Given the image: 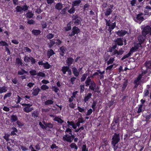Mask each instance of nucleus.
<instances>
[{
  "label": "nucleus",
  "instance_id": "52",
  "mask_svg": "<svg viewBox=\"0 0 151 151\" xmlns=\"http://www.w3.org/2000/svg\"><path fill=\"white\" fill-rule=\"evenodd\" d=\"M105 20L106 21V25L109 26V28H111V21L110 20H107L106 19H105Z\"/></svg>",
  "mask_w": 151,
  "mask_h": 151
},
{
  "label": "nucleus",
  "instance_id": "12",
  "mask_svg": "<svg viewBox=\"0 0 151 151\" xmlns=\"http://www.w3.org/2000/svg\"><path fill=\"white\" fill-rule=\"evenodd\" d=\"M146 37V35H140L138 37V40L140 43H143Z\"/></svg>",
  "mask_w": 151,
  "mask_h": 151
},
{
  "label": "nucleus",
  "instance_id": "36",
  "mask_svg": "<svg viewBox=\"0 0 151 151\" xmlns=\"http://www.w3.org/2000/svg\"><path fill=\"white\" fill-rule=\"evenodd\" d=\"M141 75H139L137 78L134 81V83H138L139 84V81H140L141 79Z\"/></svg>",
  "mask_w": 151,
  "mask_h": 151
},
{
  "label": "nucleus",
  "instance_id": "60",
  "mask_svg": "<svg viewBox=\"0 0 151 151\" xmlns=\"http://www.w3.org/2000/svg\"><path fill=\"white\" fill-rule=\"evenodd\" d=\"M82 151H88V149L86 148V145H83L82 147Z\"/></svg>",
  "mask_w": 151,
  "mask_h": 151
},
{
  "label": "nucleus",
  "instance_id": "11",
  "mask_svg": "<svg viewBox=\"0 0 151 151\" xmlns=\"http://www.w3.org/2000/svg\"><path fill=\"white\" fill-rule=\"evenodd\" d=\"M116 43V44L119 46H122L123 45V40L122 38H118L114 41Z\"/></svg>",
  "mask_w": 151,
  "mask_h": 151
},
{
  "label": "nucleus",
  "instance_id": "21",
  "mask_svg": "<svg viewBox=\"0 0 151 151\" xmlns=\"http://www.w3.org/2000/svg\"><path fill=\"white\" fill-rule=\"evenodd\" d=\"M69 6H67L65 7L63 9L60 13L61 14L63 15H64L65 14H66L67 13V10L68 9H69Z\"/></svg>",
  "mask_w": 151,
  "mask_h": 151
},
{
  "label": "nucleus",
  "instance_id": "29",
  "mask_svg": "<svg viewBox=\"0 0 151 151\" xmlns=\"http://www.w3.org/2000/svg\"><path fill=\"white\" fill-rule=\"evenodd\" d=\"M72 149H74V151H76L78 149V147L74 143H71L70 145Z\"/></svg>",
  "mask_w": 151,
  "mask_h": 151
},
{
  "label": "nucleus",
  "instance_id": "34",
  "mask_svg": "<svg viewBox=\"0 0 151 151\" xmlns=\"http://www.w3.org/2000/svg\"><path fill=\"white\" fill-rule=\"evenodd\" d=\"M38 113L37 111H34L32 113V116L35 119H36L38 116Z\"/></svg>",
  "mask_w": 151,
  "mask_h": 151
},
{
  "label": "nucleus",
  "instance_id": "56",
  "mask_svg": "<svg viewBox=\"0 0 151 151\" xmlns=\"http://www.w3.org/2000/svg\"><path fill=\"white\" fill-rule=\"evenodd\" d=\"M54 35L53 34L51 33L48 34L47 36V37L48 39H51L53 37Z\"/></svg>",
  "mask_w": 151,
  "mask_h": 151
},
{
  "label": "nucleus",
  "instance_id": "30",
  "mask_svg": "<svg viewBox=\"0 0 151 151\" xmlns=\"http://www.w3.org/2000/svg\"><path fill=\"white\" fill-rule=\"evenodd\" d=\"M54 103V101L51 99H48L45 102V105H49L52 104Z\"/></svg>",
  "mask_w": 151,
  "mask_h": 151
},
{
  "label": "nucleus",
  "instance_id": "18",
  "mask_svg": "<svg viewBox=\"0 0 151 151\" xmlns=\"http://www.w3.org/2000/svg\"><path fill=\"white\" fill-rule=\"evenodd\" d=\"M81 2V0H76L72 2V5L75 7V6H78Z\"/></svg>",
  "mask_w": 151,
  "mask_h": 151
},
{
  "label": "nucleus",
  "instance_id": "32",
  "mask_svg": "<svg viewBox=\"0 0 151 151\" xmlns=\"http://www.w3.org/2000/svg\"><path fill=\"white\" fill-rule=\"evenodd\" d=\"M81 18L80 17H79L78 18L75 20V21L74 22V23L76 25H78L81 24Z\"/></svg>",
  "mask_w": 151,
  "mask_h": 151
},
{
  "label": "nucleus",
  "instance_id": "41",
  "mask_svg": "<svg viewBox=\"0 0 151 151\" xmlns=\"http://www.w3.org/2000/svg\"><path fill=\"white\" fill-rule=\"evenodd\" d=\"M128 82L127 81H124L123 83V86L122 87V90L124 91L126 88Z\"/></svg>",
  "mask_w": 151,
  "mask_h": 151
},
{
  "label": "nucleus",
  "instance_id": "28",
  "mask_svg": "<svg viewBox=\"0 0 151 151\" xmlns=\"http://www.w3.org/2000/svg\"><path fill=\"white\" fill-rule=\"evenodd\" d=\"M11 121L12 122H14L18 120V117L16 115H12L11 116Z\"/></svg>",
  "mask_w": 151,
  "mask_h": 151
},
{
  "label": "nucleus",
  "instance_id": "23",
  "mask_svg": "<svg viewBox=\"0 0 151 151\" xmlns=\"http://www.w3.org/2000/svg\"><path fill=\"white\" fill-rule=\"evenodd\" d=\"M32 32L33 35L37 36L39 35L41 33V31L39 29H33Z\"/></svg>",
  "mask_w": 151,
  "mask_h": 151
},
{
  "label": "nucleus",
  "instance_id": "62",
  "mask_svg": "<svg viewBox=\"0 0 151 151\" xmlns=\"http://www.w3.org/2000/svg\"><path fill=\"white\" fill-rule=\"evenodd\" d=\"M76 78L74 77H72L70 79V82L72 84H74L75 83V81L76 79Z\"/></svg>",
  "mask_w": 151,
  "mask_h": 151
},
{
  "label": "nucleus",
  "instance_id": "15",
  "mask_svg": "<svg viewBox=\"0 0 151 151\" xmlns=\"http://www.w3.org/2000/svg\"><path fill=\"white\" fill-rule=\"evenodd\" d=\"M144 65L146 67L147 70L151 69V60H147L144 63Z\"/></svg>",
  "mask_w": 151,
  "mask_h": 151
},
{
  "label": "nucleus",
  "instance_id": "35",
  "mask_svg": "<svg viewBox=\"0 0 151 151\" xmlns=\"http://www.w3.org/2000/svg\"><path fill=\"white\" fill-rule=\"evenodd\" d=\"M21 70H22V71L20 70L18 71L17 73L18 75H22L24 74V73H28L27 71L25 70H24L22 68L21 69Z\"/></svg>",
  "mask_w": 151,
  "mask_h": 151
},
{
  "label": "nucleus",
  "instance_id": "64",
  "mask_svg": "<svg viewBox=\"0 0 151 151\" xmlns=\"http://www.w3.org/2000/svg\"><path fill=\"white\" fill-rule=\"evenodd\" d=\"M12 81L13 83L15 84H17L18 83V80L16 78H12Z\"/></svg>",
  "mask_w": 151,
  "mask_h": 151
},
{
  "label": "nucleus",
  "instance_id": "22",
  "mask_svg": "<svg viewBox=\"0 0 151 151\" xmlns=\"http://www.w3.org/2000/svg\"><path fill=\"white\" fill-rule=\"evenodd\" d=\"M72 71L74 76L76 77H78L79 75V72L78 71L77 68L75 67H73L72 68Z\"/></svg>",
  "mask_w": 151,
  "mask_h": 151
},
{
  "label": "nucleus",
  "instance_id": "13",
  "mask_svg": "<svg viewBox=\"0 0 151 151\" xmlns=\"http://www.w3.org/2000/svg\"><path fill=\"white\" fill-rule=\"evenodd\" d=\"M116 33L119 36L122 37L127 34V32L126 30H121L116 32Z\"/></svg>",
  "mask_w": 151,
  "mask_h": 151
},
{
  "label": "nucleus",
  "instance_id": "14",
  "mask_svg": "<svg viewBox=\"0 0 151 151\" xmlns=\"http://www.w3.org/2000/svg\"><path fill=\"white\" fill-rule=\"evenodd\" d=\"M40 91L41 89L39 88L38 87L36 88H34L33 89L32 94L34 96H37Z\"/></svg>",
  "mask_w": 151,
  "mask_h": 151
},
{
  "label": "nucleus",
  "instance_id": "27",
  "mask_svg": "<svg viewBox=\"0 0 151 151\" xmlns=\"http://www.w3.org/2000/svg\"><path fill=\"white\" fill-rule=\"evenodd\" d=\"M63 7V4L61 3H57L55 6V8L58 10L61 9Z\"/></svg>",
  "mask_w": 151,
  "mask_h": 151
},
{
  "label": "nucleus",
  "instance_id": "48",
  "mask_svg": "<svg viewBox=\"0 0 151 151\" xmlns=\"http://www.w3.org/2000/svg\"><path fill=\"white\" fill-rule=\"evenodd\" d=\"M142 43H140V42L138 43H136L134 44V47L137 49H138L139 47H142Z\"/></svg>",
  "mask_w": 151,
  "mask_h": 151
},
{
  "label": "nucleus",
  "instance_id": "51",
  "mask_svg": "<svg viewBox=\"0 0 151 151\" xmlns=\"http://www.w3.org/2000/svg\"><path fill=\"white\" fill-rule=\"evenodd\" d=\"M143 106V105L142 104H140L139 105V108L137 111L138 113H139L142 111V109Z\"/></svg>",
  "mask_w": 151,
  "mask_h": 151
},
{
  "label": "nucleus",
  "instance_id": "5",
  "mask_svg": "<svg viewBox=\"0 0 151 151\" xmlns=\"http://www.w3.org/2000/svg\"><path fill=\"white\" fill-rule=\"evenodd\" d=\"M111 143L114 147L117 144L120 140V135L119 134L115 133L113 135Z\"/></svg>",
  "mask_w": 151,
  "mask_h": 151
},
{
  "label": "nucleus",
  "instance_id": "61",
  "mask_svg": "<svg viewBox=\"0 0 151 151\" xmlns=\"http://www.w3.org/2000/svg\"><path fill=\"white\" fill-rule=\"evenodd\" d=\"M150 118H151V114H150L149 115L145 116L146 121L147 122L149 121Z\"/></svg>",
  "mask_w": 151,
  "mask_h": 151
},
{
  "label": "nucleus",
  "instance_id": "19",
  "mask_svg": "<svg viewBox=\"0 0 151 151\" xmlns=\"http://www.w3.org/2000/svg\"><path fill=\"white\" fill-rule=\"evenodd\" d=\"M74 61L73 59L72 58H68L66 60V62L67 63L68 66L70 65L73 63Z\"/></svg>",
  "mask_w": 151,
  "mask_h": 151
},
{
  "label": "nucleus",
  "instance_id": "53",
  "mask_svg": "<svg viewBox=\"0 0 151 151\" xmlns=\"http://www.w3.org/2000/svg\"><path fill=\"white\" fill-rule=\"evenodd\" d=\"M79 17L78 16V15L77 14H74L73 15L72 17V20H75L77 19Z\"/></svg>",
  "mask_w": 151,
  "mask_h": 151
},
{
  "label": "nucleus",
  "instance_id": "7",
  "mask_svg": "<svg viewBox=\"0 0 151 151\" xmlns=\"http://www.w3.org/2000/svg\"><path fill=\"white\" fill-rule=\"evenodd\" d=\"M24 60L26 63L31 62L32 64H35L36 62L35 59L32 56H25L24 58Z\"/></svg>",
  "mask_w": 151,
  "mask_h": 151
},
{
  "label": "nucleus",
  "instance_id": "58",
  "mask_svg": "<svg viewBox=\"0 0 151 151\" xmlns=\"http://www.w3.org/2000/svg\"><path fill=\"white\" fill-rule=\"evenodd\" d=\"M37 76H41L42 77H44L45 76V74L42 72H39L37 74Z\"/></svg>",
  "mask_w": 151,
  "mask_h": 151
},
{
  "label": "nucleus",
  "instance_id": "4",
  "mask_svg": "<svg viewBox=\"0 0 151 151\" xmlns=\"http://www.w3.org/2000/svg\"><path fill=\"white\" fill-rule=\"evenodd\" d=\"M23 106L24 107L23 108V111L26 113H29L32 111L33 109V108L32 107V104H26L25 103L24 104H20Z\"/></svg>",
  "mask_w": 151,
  "mask_h": 151
},
{
  "label": "nucleus",
  "instance_id": "45",
  "mask_svg": "<svg viewBox=\"0 0 151 151\" xmlns=\"http://www.w3.org/2000/svg\"><path fill=\"white\" fill-rule=\"evenodd\" d=\"M40 88L42 90H45L47 89H48L49 88V87L46 85L43 84L41 86Z\"/></svg>",
  "mask_w": 151,
  "mask_h": 151
},
{
  "label": "nucleus",
  "instance_id": "9",
  "mask_svg": "<svg viewBox=\"0 0 151 151\" xmlns=\"http://www.w3.org/2000/svg\"><path fill=\"white\" fill-rule=\"evenodd\" d=\"M143 15V14L139 13L137 15L136 18L134 19V20L137 22H138L139 21L142 22L144 20V18L142 16Z\"/></svg>",
  "mask_w": 151,
  "mask_h": 151
},
{
  "label": "nucleus",
  "instance_id": "55",
  "mask_svg": "<svg viewBox=\"0 0 151 151\" xmlns=\"http://www.w3.org/2000/svg\"><path fill=\"white\" fill-rule=\"evenodd\" d=\"M24 51L25 52H31V50L27 47H24Z\"/></svg>",
  "mask_w": 151,
  "mask_h": 151
},
{
  "label": "nucleus",
  "instance_id": "6",
  "mask_svg": "<svg viewBox=\"0 0 151 151\" xmlns=\"http://www.w3.org/2000/svg\"><path fill=\"white\" fill-rule=\"evenodd\" d=\"M70 135L65 134V135L63 137V140L64 141H67L70 143L72 142L75 136L73 134Z\"/></svg>",
  "mask_w": 151,
  "mask_h": 151
},
{
  "label": "nucleus",
  "instance_id": "2",
  "mask_svg": "<svg viewBox=\"0 0 151 151\" xmlns=\"http://www.w3.org/2000/svg\"><path fill=\"white\" fill-rule=\"evenodd\" d=\"M117 47V45L115 44L113 46L109 48V51L112 52V55L116 54L117 55H121L123 54L124 52V51L122 48L120 49L119 51L115 49Z\"/></svg>",
  "mask_w": 151,
  "mask_h": 151
},
{
  "label": "nucleus",
  "instance_id": "47",
  "mask_svg": "<svg viewBox=\"0 0 151 151\" xmlns=\"http://www.w3.org/2000/svg\"><path fill=\"white\" fill-rule=\"evenodd\" d=\"M16 10L18 12H21L22 11V7L20 6H17L16 8Z\"/></svg>",
  "mask_w": 151,
  "mask_h": 151
},
{
  "label": "nucleus",
  "instance_id": "38",
  "mask_svg": "<svg viewBox=\"0 0 151 151\" xmlns=\"http://www.w3.org/2000/svg\"><path fill=\"white\" fill-rule=\"evenodd\" d=\"M67 123L68 125H70L74 129H76L77 128L76 126L75 125L74 123L73 122H70L68 121Z\"/></svg>",
  "mask_w": 151,
  "mask_h": 151
},
{
  "label": "nucleus",
  "instance_id": "50",
  "mask_svg": "<svg viewBox=\"0 0 151 151\" xmlns=\"http://www.w3.org/2000/svg\"><path fill=\"white\" fill-rule=\"evenodd\" d=\"M45 127L46 129L47 127L51 129L53 128V125L50 123H48L45 124Z\"/></svg>",
  "mask_w": 151,
  "mask_h": 151
},
{
  "label": "nucleus",
  "instance_id": "24",
  "mask_svg": "<svg viewBox=\"0 0 151 151\" xmlns=\"http://www.w3.org/2000/svg\"><path fill=\"white\" fill-rule=\"evenodd\" d=\"M68 10V12L70 14H73L75 13L76 9L74 6L72 5L70 9Z\"/></svg>",
  "mask_w": 151,
  "mask_h": 151
},
{
  "label": "nucleus",
  "instance_id": "54",
  "mask_svg": "<svg viewBox=\"0 0 151 151\" xmlns=\"http://www.w3.org/2000/svg\"><path fill=\"white\" fill-rule=\"evenodd\" d=\"M89 6H90L88 4H86L84 5L83 9L85 11L86 10H87Z\"/></svg>",
  "mask_w": 151,
  "mask_h": 151
},
{
  "label": "nucleus",
  "instance_id": "3",
  "mask_svg": "<svg viewBox=\"0 0 151 151\" xmlns=\"http://www.w3.org/2000/svg\"><path fill=\"white\" fill-rule=\"evenodd\" d=\"M141 29L142 30V34L143 35H146L149 34L151 35V27L149 25L145 26L142 25L141 27Z\"/></svg>",
  "mask_w": 151,
  "mask_h": 151
},
{
  "label": "nucleus",
  "instance_id": "63",
  "mask_svg": "<svg viewBox=\"0 0 151 151\" xmlns=\"http://www.w3.org/2000/svg\"><path fill=\"white\" fill-rule=\"evenodd\" d=\"M53 90L55 92V93H57L58 92V91H59V89L55 86H54L52 87Z\"/></svg>",
  "mask_w": 151,
  "mask_h": 151
},
{
  "label": "nucleus",
  "instance_id": "39",
  "mask_svg": "<svg viewBox=\"0 0 151 151\" xmlns=\"http://www.w3.org/2000/svg\"><path fill=\"white\" fill-rule=\"evenodd\" d=\"M50 66L48 62H46V63H44L43 66L45 68L48 69L50 67Z\"/></svg>",
  "mask_w": 151,
  "mask_h": 151
},
{
  "label": "nucleus",
  "instance_id": "8",
  "mask_svg": "<svg viewBox=\"0 0 151 151\" xmlns=\"http://www.w3.org/2000/svg\"><path fill=\"white\" fill-rule=\"evenodd\" d=\"M80 32V30L77 27L74 26L72 28V32L69 34V36H74L76 34H78Z\"/></svg>",
  "mask_w": 151,
  "mask_h": 151
},
{
  "label": "nucleus",
  "instance_id": "44",
  "mask_svg": "<svg viewBox=\"0 0 151 151\" xmlns=\"http://www.w3.org/2000/svg\"><path fill=\"white\" fill-rule=\"evenodd\" d=\"M114 61V58H111L109 60H108L107 62V65H109L110 64H112L113 62Z\"/></svg>",
  "mask_w": 151,
  "mask_h": 151
},
{
  "label": "nucleus",
  "instance_id": "16",
  "mask_svg": "<svg viewBox=\"0 0 151 151\" xmlns=\"http://www.w3.org/2000/svg\"><path fill=\"white\" fill-rule=\"evenodd\" d=\"M60 55L61 56H63L64 55V52L67 49L66 47L63 46L60 47Z\"/></svg>",
  "mask_w": 151,
  "mask_h": 151
},
{
  "label": "nucleus",
  "instance_id": "20",
  "mask_svg": "<svg viewBox=\"0 0 151 151\" xmlns=\"http://www.w3.org/2000/svg\"><path fill=\"white\" fill-rule=\"evenodd\" d=\"M92 94L91 93H88V94L86 95L84 99V101L86 102L88 101V100L91 98Z\"/></svg>",
  "mask_w": 151,
  "mask_h": 151
},
{
  "label": "nucleus",
  "instance_id": "26",
  "mask_svg": "<svg viewBox=\"0 0 151 151\" xmlns=\"http://www.w3.org/2000/svg\"><path fill=\"white\" fill-rule=\"evenodd\" d=\"M69 66H63L62 67L61 70L62 71L63 73L64 74H65L67 71H68L69 69Z\"/></svg>",
  "mask_w": 151,
  "mask_h": 151
},
{
  "label": "nucleus",
  "instance_id": "25",
  "mask_svg": "<svg viewBox=\"0 0 151 151\" xmlns=\"http://www.w3.org/2000/svg\"><path fill=\"white\" fill-rule=\"evenodd\" d=\"M16 63L19 65L23 66L24 64L22 63V60L21 58H17L16 59Z\"/></svg>",
  "mask_w": 151,
  "mask_h": 151
},
{
  "label": "nucleus",
  "instance_id": "37",
  "mask_svg": "<svg viewBox=\"0 0 151 151\" xmlns=\"http://www.w3.org/2000/svg\"><path fill=\"white\" fill-rule=\"evenodd\" d=\"M87 76V73H84L83 74L81 78V82L84 81L86 80Z\"/></svg>",
  "mask_w": 151,
  "mask_h": 151
},
{
  "label": "nucleus",
  "instance_id": "1",
  "mask_svg": "<svg viewBox=\"0 0 151 151\" xmlns=\"http://www.w3.org/2000/svg\"><path fill=\"white\" fill-rule=\"evenodd\" d=\"M86 86H89V88L91 90L97 92L99 93L100 92L99 91V87L96 86L94 82L90 79V77H88L85 82Z\"/></svg>",
  "mask_w": 151,
  "mask_h": 151
},
{
  "label": "nucleus",
  "instance_id": "10",
  "mask_svg": "<svg viewBox=\"0 0 151 151\" xmlns=\"http://www.w3.org/2000/svg\"><path fill=\"white\" fill-rule=\"evenodd\" d=\"M113 6L112 5L110 6V8L107 9L104 12L105 15L106 16H108L111 14L112 12V8Z\"/></svg>",
  "mask_w": 151,
  "mask_h": 151
},
{
  "label": "nucleus",
  "instance_id": "49",
  "mask_svg": "<svg viewBox=\"0 0 151 151\" xmlns=\"http://www.w3.org/2000/svg\"><path fill=\"white\" fill-rule=\"evenodd\" d=\"M12 95V93L11 92L5 94L4 97V99L5 100L7 97H9L11 96Z\"/></svg>",
  "mask_w": 151,
  "mask_h": 151
},
{
  "label": "nucleus",
  "instance_id": "57",
  "mask_svg": "<svg viewBox=\"0 0 151 151\" xmlns=\"http://www.w3.org/2000/svg\"><path fill=\"white\" fill-rule=\"evenodd\" d=\"M93 112V110L92 109H90L88 110L87 111V113L86 114L87 116L90 115Z\"/></svg>",
  "mask_w": 151,
  "mask_h": 151
},
{
  "label": "nucleus",
  "instance_id": "46",
  "mask_svg": "<svg viewBox=\"0 0 151 151\" xmlns=\"http://www.w3.org/2000/svg\"><path fill=\"white\" fill-rule=\"evenodd\" d=\"M80 92L81 93H82L84 91L85 87L83 85H81L80 86Z\"/></svg>",
  "mask_w": 151,
  "mask_h": 151
},
{
  "label": "nucleus",
  "instance_id": "43",
  "mask_svg": "<svg viewBox=\"0 0 151 151\" xmlns=\"http://www.w3.org/2000/svg\"><path fill=\"white\" fill-rule=\"evenodd\" d=\"M27 17L29 18H32L34 15L32 13V12L29 11L27 14Z\"/></svg>",
  "mask_w": 151,
  "mask_h": 151
},
{
  "label": "nucleus",
  "instance_id": "42",
  "mask_svg": "<svg viewBox=\"0 0 151 151\" xmlns=\"http://www.w3.org/2000/svg\"><path fill=\"white\" fill-rule=\"evenodd\" d=\"M0 46H9L8 44L5 42L3 41H0Z\"/></svg>",
  "mask_w": 151,
  "mask_h": 151
},
{
  "label": "nucleus",
  "instance_id": "40",
  "mask_svg": "<svg viewBox=\"0 0 151 151\" xmlns=\"http://www.w3.org/2000/svg\"><path fill=\"white\" fill-rule=\"evenodd\" d=\"M30 74L32 76H35L37 75V71L35 70H32L29 71Z\"/></svg>",
  "mask_w": 151,
  "mask_h": 151
},
{
  "label": "nucleus",
  "instance_id": "59",
  "mask_svg": "<svg viewBox=\"0 0 151 151\" xmlns=\"http://www.w3.org/2000/svg\"><path fill=\"white\" fill-rule=\"evenodd\" d=\"M65 132L66 134H67V132H69V134H72V130L71 129L69 128H67Z\"/></svg>",
  "mask_w": 151,
  "mask_h": 151
},
{
  "label": "nucleus",
  "instance_id": "31",
  "mask_svg": "<svg viewBox=\"0 0 151 151\" xmlns=\"http://www.w3.org/2000/svg\"><path fill=\"white\" fill-rule=\"evenodd\" d=\"M7 91V88L5 86L0 87V93H4Z\"/></svg>",
  "mask_w": 151,
  "mask_h": 151
},
{
  "label": "nucleus",
  "instance_id": "33",
  "mask_svg": "<svg viewBox=\"0 0 151 151\" xmlns=\"http://www.w3.org/2000/svg\"><path fill=\"white\" fill-rule=\"evenodd\" d=\"M54 120L57 122L58 123L60 124H62L64 122V121L58 117H55L54 119Z\"/></svg>",
  "mask_w": 151,
  "mask_h": 151
},
{
  "label": "nucleus",
  "instance_id": "17",
  "mask_svg": "<svg viewBox=\"0 0 151 151\" xmlns=\"http://www.w3.org/2000/svg\"><path fill=\"white\" fill-rule=\"evenodd\" d=\"M55 54L53 50L51 49H50L47 51V55L48 58H50V57Z\"/></svg>",
  "mask_w": 151,
  "mask_h": 151
}]
</instances>
